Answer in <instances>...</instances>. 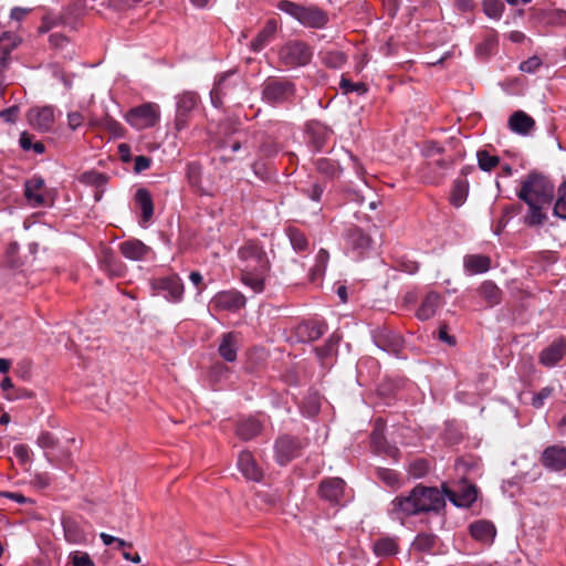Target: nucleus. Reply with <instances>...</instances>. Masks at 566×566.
I'll return each instance as SVG.
<instances>
[{
    "mask_svg": "<svg viewBox=\"0 0 566 566\" xmlns=\"http://www.w3.org/2000/svg\"><path fill=\"white\" fill-rule=\"evenodd\" d=\"M444 507L443 494L437 486H426L419 483L408 493L397 495L390 502L387 513L392 521L405 524V521L411 516L431 512L438 514Z\"/></svg>",
    "mask_w": 566,
    "mask_h": 566,
    "instance_id": "1",
    "label": "nucleus"
},
{
    "mask_svg": "<svg viewBox=\"0 0 566 566\" xmlns=\"http://www.w3.org/2000/svg\"><path fill=\"white\" fill-rule=\"evenodd\" d=\"M242 263L241 282L254 293H262L271 270V262L263 244L256 240H247L238 250Z\"/></svg>",
    "mask_w": 566,
    "mask_h": 566,
    "instance_id": "2",
    "label": "nucleus"
},
{
    "mask_svg": "<svg viewBox=\"0 0 566 566\" xmlns=\"http://www.w3.org/2000/svg\"><path fill=\"white\" fill-rule=\"evenodd\" d=\"M276 8L308 29H324L328 22V12L316 4L304 6L291 0H280Z\"/></svg>",
    "mask_w": 566,
    "mask_h": 566,
    "instance_id": "3",
    "label": "nucleus"
},
{
    "mask_svg": "<svg viewBox=\"0 0 566 566\" xmlns=\"http://www.w3.org/2000/svg\"><path fill=\"white\" fill-rule=\"evenodd\" d=\"M261 87L262 101L272 106L292 104L296 96V85L287 77L270 76Z\"/></svg>",
    "mask_w": 566,
    "mask_h": 566,
    "instance_id": "4",
    "label": "nucleus"
},
{
    "mask_svg": "<svg viewBox=\"0 0 566 566\" xmlns=\"http://www.w3.org/2000/svg\"><path fill=\"white\" fill-rule=\"evenodd\" d=\"M555 187L552 181L538 171H531L521 182V189L517 191V198L521 201H527L533 198L542 202H552Z\"/></svg>",
    "mask_w": 566,
    "mask_h": 566,
    "instance_id": "5",
    "label": "nucleus"
},
{
    "mask_svg": "<svg viewBox=\"0 0 566 566\" xmlns=\"http://www.w3.org/2000/svg\"><path fill=\"white\" fill-rule=\"evenodd\" d=\"M279 61L287 69L307 65L312 57V48L302 40H290L281 46L277 53Z\"/></svg>",
    "mask_w": 566,
    "mask_h": 566,
    "instance_id": "6",
    "label": "nucleus"
},
{
    "mask_svg": "<svg viewBox=\"0 0 566 566\" xmlns=\"http://www.w3.org/2000/svg\"><path fill=\"white\" fill-rule=\"evenodd\" d=\"M151 293L163 296L169 303H181L185 295V284L177 273L154 277L149 281Z\"/></svg>",
    "mask_w": 566,
    "mask_h": 566,
    "instance_id": "7",
    "label": "nucleus"
},
{
    "mask_svg": "<svg viewBox=\"0 0 566 566\" xmlns=\"http://www.w3.org/2000/svg\"><path fill=\"white\" fill-rule=\"evenodd\" d=\"M308 440L284 433L280 434L274 442V458L277 464L284 467L302 454L307 447Z\"/></svg>",
    "mask_w": 566,
    "mask_h": 566,
    "instance_id": "8",
    "label": "nucleus"
},
{
    "mask_svg": "<svg viewBox=\"0 0 566 566\" xmlns=\"http://www.w3.org/2000/svg\"><path fill=\"white\" fill-rule=\"evenodd\" d=\"M126 122L136 129L155 127L160 119L159 106L155 103H144L130 108L125 115Z\"/></svg>",
    "mask_w": 566,
    "mask_h": 566,
    "instance_id": "9",
    "label": "nucleus"
},
{
    "mask_svg": "<svg viewBox=\"0 0 566 566\" xmlns=\"http://www.w3.org/2000/svg\"><path fill=\"white\" fill-rule=\"evenodd\" d=\"M453 165L454 158L452 156L442 155L430 160H424L419 167L418 174L426 184L438 185Z\"/></svg>",
    "mask_w": 566,
    "mask_h": 566,
    "instance_id": "10",
    "label": "nucleus"
},
{
    "mask_svg": "<svg viewBox=\"0 0 566 566\" xmlns=\"http://www.w3.org/2000/svg\"><path fill=\"white\" fill-rule=\"evenodd\" d=\"M176 98L175 129L179 133L189 126L191 114L197 108L200 96L196 92L186 91Z\"/></svg>",
    "mask_w": 566,
    "mask_h": 566,
    "instance_id": "11",
    "label": "nucleus"
},
{
    "mask_svg": "<svg viewBox=\"0 0 566 566\" xmlns=\"http://www.w3.org/2000/svg\"><path fill=\"white\" fill-rule=\"evenodd\" d=\"M441 494L457 507H470L476 500L479 490L475 484L468 483L465 479L461 480L459 490H451L447 483L441 484Z\"/></svg>",
    "mask_w": 566,
    "mask_h": 566,
    "instance_id": "12",
    "label": "nucleus"
},
{
    "mask_svg": "<svg viewBox=\"0 0 566 566\" xmlns=\"http://www.w3.org/2000/svg\"><path fill=\"white\" fill-rule=\"evenodd\" d=\"M346 482L338 476L324 478L318 483L317 496L327 502L331 506H337L342 504L345 495Z\"/></svg>",
    "mask_w": 566,
    "mask_h": 566,
    "instance_id": "13",
    "label": "nucleus"
},
{
    "mask_svg": "<svg viewBox=\"0 0 566 566\" xmlns=\"http://www.w3.org/2000/svg\"><path fill=\"white\" fill-rule=\"evenodd\" d=\"M371 337L378 348L395 356H398L403 348L402 336L386 326H378L373 329Z\"/></svg>",
    "mask_w": 566,
    "mask_h": 566,
    "instance_id": "14",
    "label": "nucleus"
},
{
    "mask_svg": "<svg viewBox=\"0 0 566 566\" xmlns=\"http://www.w3.org/2000/svg\"><path fill=\"white\" fill-rule=\"evenodd\" d=\"M216 312L237 313L245 307L247 297L238 290L218 292L210 302Z\"/></svg>",
    "mask_w": 566,
    "mask_h": 566,
    "instance_id": "15",
    "label": "nucleus"
},
{
    "mask_svg": "<svg viewBox=\"0 0 566 566\" xmlns=\"http://www.w3.org/2000/svg\"><path fill=\"white\" fill-rule=\"evenodd\" d=\"M346 249L350 250L357 258L366 255L373 245L371 237L357 226H352L344 233Z\"/></svg>",
    "mask_w": 566,
    "mask_h": 566,
    "instance_id": "16",
    "label": "nucleus"
},
{
    "mask_svg": "<svg viewBox=\"0 0 566 566\" xmlns=\"http://www.w3.org/2000/svg\"><path fill=\"white\" fill-rule=\"evenodd\" d=\"M44 187V179L39 176H33L27 179L24 182V197L30 206L38 207H51L53 199H50L46 193L41 192Z\"/></svg>",
    "mask_w": 566,
    "mask_h": 566,
    "instance_id": "17",
    "label": "nucleus"
},
{
    "mask_svg": "<svg viewBox=\"0 0 566 566\" xmlns=\"http://www.w3.org/2000/svg\"><path fill=\"white\" fill-rule=\"evenodd\" d=\"M29 124L42 133L50 132L55 123V108L52 105L32 107L28 113Z\"/></svg>",
    "mask_w": 566,
    "mask_h": 566,
    "instance_id": "18",
    "label": "nucleus"
},
{
    "mask_svg": "<svg viewBox=\"0 0 566 566\" xmlns=\"http://www.w3.org/2000/svg\"><path fill=\"white\" fill-rule=\"evenodd\" d=\"M541 464L553 472L566 470V447L552 444L546 447L539 457Z\"/></svg>",
    "mask_w": 566,
    "mask_h": 566,
    "instance_id": "19",
    "label": "nucleus"
},
{
    "mask_svg": "<svg viewBox=\"0 0 566 566\" xmlns=\"http://www.w3.org/2000/svg\"><path fill=\"white\" fill-rule=\"evenodd\" d=\"M566 356V337L555 338L547 347L538 354V363L546 367H555Z\"/></svg>",
    "mask_w": 566,
    "mask_h": 566,
    "instance_id": "20",
    "label": "nucleus"
},
{
    "mask_svg": "<svg viewBox=\"0 0 566 566\" xmlns=\"http://www.w3.org/2000/svg\"><path fill=\"white\" fill-rule=\"evenodd\" d=\"M327 331V325L323 321L308 319L301 322L295 327V335L301 343H310L321 338Z\"/></svg>",
    "mask_w": 566,
    "mask_h": 566,
    "instance_id": "21",
    "label": "nucleus"
},
{
    "mask_svg": "<svg viewBox=\"0 0 566 566\" xmlns=\"http://www.w3.org/2000/svg\"><path fill=\"white\" fill-rule=\"evenodd\" d=\"M238 468L247 480L260 482L263 479V470L258 465L250 451H242L238 458Z\"/></svg>",
    "mask_w": 566,
    "mask_h": 566,
    "instance_id": "22",
    "label": "nucleus"
},
{
    "mask_svg": "<svg viewBox=\"0 0 566 566\" xmlns=\"http://www.w3.org/2000/svg\"><path fill=\"white\" fill-rule=\"evenodd\" d=\"M443 301L442 295L439 292H428L420 302L419 307L416 311V317L420 321H428L432 318L438 308L441 306Z\"/></svg>",
    "mask_w": 566,
    "mask_h": 566,
    "instance_id": "23",
    "label": "nucleus"
},
{
    "mask_svg": "<svg viewBox=\"0 0 566 566\" xmlns=\"http://www.w3.org/2000/svg\"><path fill=\"white\" fill-rule=\"evenodd\" d=\"M120 253L129 260L140 261L147 258L151 248L137 239L126 240L119 244Z\"/></svg>",
    "mask_w": 566,
    "mask_h": 566,
    "instance_id": "24",
    "label": "nucleus"
},
{
    "mask_svg": "<svg viewBox=\"0 0 566 566\" xmlns=\"http://www.w3.org/2000/svg\"><path fill=\"white\" fill-rule=\"evenodd\" d=\"M277 31V21L269 19L264 27L258 32L256 36L251 41L250 49L253 52L262 51L275 36Z\"/></svg>",
    "mask_w": 566,
    "mask_h": 566,
    "instance_id": "25",
    "label": "nucleus"
},
{
    "mask_svg": "<svg viewBox=\"0 0 566 566\" xmlns=\"http://www.w3.org/2000/svg\"><path fill=\"white\" fill-rule=\"evenodd\" d=\"M239 349L238 334L228 332L221 335V340L218 347V353L228 363L237 360Z\"/></svg>",
    "mask_w": 566,
    "mask_h": 566,
    "instance_id": "26",
    "label": "nucleus"
},
{
    "mask_svg": "<svg viewBox=\"0 0 566 566\" xmlns=\"http://www.w3.org/2000/svg\"><path fill=\"white\" fill-rule=\"evenodd\" d=\"M203 167L199 161H190L186 166V178L192 191L199 196H206L209 192L202 185Z\"/></svg>",
    "mask_w": 566,
    "mask_h": 566,
    "instance_id": "27",
    "label": "nucleus"
},
{
    "mask_svg": "<svg viewBox=\"0 0 566 566\" xmlns=\"http://www.w3.org/2000/svg\"><path fill=\"white\" fill-rule=\"evenodd\" d=\"M261 430L262 423L253 417H248L238 420L235 426V436L243 441H249L258 437L261 433Z\"/></svg>",
    "mask_w": 566,
    "mask_h": 566,
    "instance_id": "28",
    "label": "nucleus"
},
{
    "mask_svg": "<svg viewBox=\"0 0 566 566\" xmlns=\"http://www.w3.org/2000/svg\"><path fill=\"white\" fill-rule=\"evenodd\" d=\"M523 202L528 206V213L524 217V223L528 227L542 226L547 219L546 213L543 211L544 206L551 202H542L533 198H527V201Z\"/></svg>",
    "mask_w": 566,
    "mask_h": 566,
    "instance_id": "29",
    "label": "nucleus"
},
{
    "mask_svg": "<svg viewBox=\"0 0 566 566\" xmlns=\"http://www.w3.org/2000/svg\"><path fill=\"white\" fill-rule=\"evenodd\" d=\"M509 128L520 135H528L535 126V120L525 112H514L507 122Z\"/></svg>",
    "mask_w": 566,
    "mask_h": 566,
    "instance_id": "30",
    "label": "nucleus"
},
{
    "mask_svg": "<svg viewBox=\"0 0 566 566\" xmlns=\"http://www.w3.org/2000/svg\"><path fill=\"white\" fill-rule=\"evenodd\" d=\"M463 268L471 275L485 273L491 269V258L484 254H467Z\"/></svg>",
    "mask_w": 566,
    "mask_h": 566,
    "instance_id": "31",
    "label": "nucleus"
},
{
    "mask_svg": "<svg viewBox=\"0 0 566 566\" xmlns=\"http://www.w3.org/2000/svg\"><path fill=\"white\" fill-rule=\"evenodd\" d=\"M469 531L474 539L483 543L492 542L496 534V530L493 523L485 520H479L471 523Z\"/></svg>",
    "mask_w": 566,
    "mask_h": 566,
    "instance_id": "32",
    "label": "nucleus"
},
{
    "mask_svg": "<svg viewBox=\"0 0 566 566\" xmlns=\"http://www.w3.org/2000/svg\"><path fill=\"white\" fill-rule=\"evenodd\" d=\"M384 430V421L379 418L375 421V427L370 434V444L371 448L378 453L385 452L387 454H391V452H396L397 449H392L388 446Z\"/></svg>",
    "mask_w": 566,
    "mask_h": 566,
    "instance_id": "33",
    "label": "nucleus"
},
{
    "mask_svg": "<svg viewBox=\"0 0 566 566\" xmlns=\"http://www.w3.org/2000/svg\"><path fill=\"white\" fill-rule=\"evenodd\" d=\"M134 199L142 211V221L148 222L154 216V201L150 191L146 188H138Z\"/></svg>",
    "mask_w": 566,
    "mask_h": 566,
    "instance_id": "34",
    "label": "nucleus"
},
{
    "mask_svg": "<svg viewBox=\"0 0 566 566\" xmlns=\"http://www.w3.org/2000/svg\"><path fill=\"white\" fill-rule=\"evenodd\" d=\"M90 125L108 132L114 138H122L125 136V128L123 125L108 114H105L101 118L91 119Z\"/></svg>",
    "mask_w": 566,
    "mask_h": 566,
    "instance_id": "35",
    "label": "nucleus"
},
{
    "mask_svg": "<svg viewBox=\"0 0 566 566\" xmlns=\"http://www.w3.org/2000/svg\"><path fill=\"white\" fill-rule=\"evenodd\" d=\"M478 293L490 307L499 305L502 302L503 292L493 281H483L478 287Z\"/></svg>",
    "mask_w": 566,
    "mask_h": 566,
    "instance_id": "36",
    "label": "nucleus"
},
{
    "mask_svg": "<svg viewBox=\"0 0 566 566\" xmlns=\"http://www.w3.org/2000/svg\"><path fill=\"white\" fill-rule=\"evenodd\" d=\"M62 526L66 542L71 544H84L86 542V533L76 521L63 518Z\"/></svg>",
    "mask_w": 566,
    "mask_h": 566,
    "instance_id": "37",
    "label": "nucleus"
},
{
    "mask_svg": "<svg viewBox=\"0 0 566 566\" xmlns=\"http://www.w3.org/2000/svg\"><path fill=\"white\" fill-rule=\"evenodd\" d=\"M285 234L291 243L292 249L296 253L301 254L308 251L310 240L301 229L294 226H289L285 228Z\"/></svg>",
    "mask_w": 566,
    "mask_h": 566,
    "instance_id": "38",
    "label": "nucleus"
},
{
    "mask_svg": "<svg viewBox=\"0 0 566 566\" xmlns=\"http://www.w3.org/2000/svg\"><path fill=\"white\" fill-rule=\"evenodd\" d=\"M233 73V71H228L219 74L216 78L213 87L210 92L211 103L214 107L219 108L223 105V97L227 94V80Z\"/></svg>",
    "mask_w": 566,
    "mask_h": 566,
    "instance_id": "39",
    "label": "nucleus"
},
{
    "mask_svg": "<svg viewBox=\"0 0 566 566\" xmlns=\"http://www.w3.org/2000/svg\"><path fill=\"white\" fill-rule=\"evenodd\" d=\"M255 495L259 504L264 510H276L283 505L282 494L279 490L260 491Z\"/></svg>",
    "mask_w": 566,
    "mask_h": 566,
    "instance_id": "40",
    "label": "nucleus"
},
{
    "mask_svg": "<svg viewBox=\"0 0 566 566\" xmlns=\"http://www.w3.org/2000/svg\"><path fill=\"white\" fill-rule=\"evenodd\" d=\"M307 127L312 146L316 151H321L329 135L328 130L325 128L326 126L316 122L307 125Z\"/></svg>",
    "mask_w": 566,
    "mask_h": 566,
    "instance_id": "41",
    "label": "nucleus"
},
{
    "mask_svg": "<svg viewBox=\"0 0 566 566\" xmlns=\"http://www.w3.org/2000/svg\"><path fill=\"white\" fill-rule=\"evenodd\" d=\"M328 261V251L326 249H319L315 256V264L310 269L308 272L311 282H316L324 276Z\"/></svg>",
    "mask_w": 566,
    "mask_h": 566,
    "instance_id": "42",
    "label": "nucleus"
},
{
    "mask_svg": "<svg viewBox=\"0 0 566 566\" xmlns=\"http://www.w3.org/2000/svg\"><path fill=\"white\" fill-rule=\"evenodd\" d=\"M315 167L319 174L331 179L338 178L343 172V168L339 166V164L331 158H318L315 161Z\"/></svg>",
    "mask_w": 566,
    "mask_h": 566,
    "instance_id": "43",
    "label": "nucleus"
},
{
    "mask_svg": "<svg viewBox=\"0 0 566 566\" xmlns=\"http://www.w3.org/2000/svg\"><path fill=\"white\" fill-rule=\"evenodd\" d=\"M468 193L469 182L463 179L454 180L450 196V203L455 208L461 207L465 202Z\"/></svg>",
    "mask_w": 566,
    "mask_h": 566,
    "instance_id": "44",
    "label": "nucleus"
},
{
    "mask_svg": "<svg viewBox=\"0 0 566 566\" xmlns=\"http://www.w3.org/2000/svg\"><path fill=\"white\" fill-rule=\"evenodd\" d=\"M339 342H340V336L335 333L332 334L322 346L315 347L316 356L322 361L332 357L337 352Z\"/></svg>",
    "mask_w": 566,
    "mask_h": 566,
    "instance_id": "45",
    "label": "nucleus"
},
{
    "mask_svg": "<svg viewBox=\"0 0 566 566\" xmlns=\"http://www.w3.org/2000/svg\"><path fill=\"white\" fill-rule=\"evenodd\" d=\"M398 544L395 538L381 537L374 544V553L379 557H387L397 554Z\"/></svg>",
    "mask_w": 566,
    "mask_h": 566,
    "instance_id": "46",
    "label": "nucleus"
},
{
    "mask_svg": "<svg viewBox=\"0 0 566 566\" xmlns=\"http://www.w3.org/2000/svg\"><path fill=\"white\" fill-rule=\"evenodd\" d=\"M437 539L433 533H419L412 542V548L420 553H429L436 546Z\"/></svg>",
    "mask_w": 566,
    "mask_h": 566,
    "instance_id": "47",
    "label": "nucleus"
},
{
    "mask_svg": "<svg viewBox=\"0 0 566 566\" xmlns=\"http://www.w3.org/2000/svg\"><path fill=\"white\" fill-rule=\"evenodd\" d=\"M478 166L481 170L490 172L501 163L496 155H491L486 149H480L476 153Z\"/></svg>",
    "mask_w": 566,
    "mask_h": 566,
    "instance_id": "48",
    "label": "nucleus"
},
{
    "mask_svg": "<svg viewBox=\"0 0 566 566\" xmlns=\"http://www.w3.org/2000/svg\"><path fill=\"white\" fill-rule=\"evenodd\" d=\"M339 88L343 94H349V93H357L358 95L363 96L367 94L368 92V85L364 82H353L345 75L340 77L339 81Z\"/></svg>",
    "mask_w": 566,
    "mask_h": 566,
    "instance_id": "49",
    "label": "nucleus"
},
{
    "mask_svg": "<svg viewBox=\"0 0 566 566\" xmlns=\"http://www.w3.org/2000/svg\"><path fill=\"white\" fill-rule=\"evenodd\" d=\"M482 9L486 17L493 20H500L505 10V6L502 0H483Z\"/></svg>",
    "mask_w": 566,
    "mask_h": 566,
    "instance_id": "50",
    "label": "nucleus"
},
{
    "mask_svg": "<svg viewBox=\"0 0 566 566\" xmlns=\"http://www.w3.org/2000/svg\"><path fill=\"white\" fill-rule=\"evenodd\" d=\"M376 476L387 486L399 488L400 486V474L388 468H377Z\"/></svg>",
    "mask_w": 566,
    "mask_h": 566,
    "instance_id": "51",
    "label": "nucleus"
},
{
    "mask_svg": "<svg viewBox=\"0 0 566 566\" xmlns=\"http://www.w3.org/2000/svg\"><path fill=\"white\" fill-rule=\"evenodd\" d=\"M430 471V463L427 459L418 458L409 463L407 472L413 479H421Z\"/></svg>",
    "mask_w": 566,
    "mask_h": 566,
    "instance_id": "52",
    "label": "nucleus"
},
{
    "mask_svg": "<svg viewBox=\"0 0 566 566\" xmlns=\"http://www.w3.org/2000/svg\"><path fill=\"white\" fill-rule=\"evenodd\" d=\"M444 147L434 140H426L421 146V155L426 160L444 155Z\"/></svg>",
    "mask_w": 566,
    "mask_h": 566,
    "instance_id": "53",
    "label": "nucleus"
},
{
    "mask_svg": "<svg viewBox=\"0 0 566 566\" xmlns=\"http://www.w3.org/2000/svg\"><path fill=\"white\" fill-rule=\"evenodd\" d=\"M280 145L274 138L268 135H262V140L259 146V151L264 157L275 156L280 151Z\"/></svg>",
    "mask_w": 566,
    "mask_h": 566,
    "instance_id": "54",
    "label": "nucleus"
},
{
    "mask_svg": "<svg viewBox=\"0 0 566 566\" xmlns=\"http://www.w3.org/2000/svg\"><path fill=\"white\" fill-rule=\"evenodd\" d=\"M347 61V56L342 51H329L326 52L323 62L326 66L332 69H339L342 67Z\"/></svg>",
    "mask_w": 566,
    "mask_h": 566,
    "instance_id": "55",
    "label": "nucleus"
},
{
    "mask_svg": "<svg viewBox=\"0 0 566 566\" xmlns=\"http://www.w3.org/2000/svg\"><path fill=\"white\" fill-rule=\"evenodd\" d=\"M544 19L548 25L566 27V10L554 9L546 11Z\"/></svg>",
    "mask_w": 566,
    "mask_h": 566,
    "instance_id": "56",
    "label": "nucleus"
},
{
    "mask_svg": "<svg viewBox=\"0 0 566 566\" xmlns=\"http://www.w3.org/2000/svg\"><path fill=\"white\" fill-rule=\"evenodd\" d=\"M554 214L566 220V181L558 188V198L554 206Z\"/></svg>",
    "mask_w": 566,
    "mask_h": 566,
    "instance_id": "57",
    "label": "nucleus"
},
{
    "mask_svg": "<svg viewBox=\"0 0 566 566\" xmlns=\"http://www.w3.org/2000/svg\"><path fill=\"white\" fill-rule=\"evenodd\" d=\"M81 180L92 186L101 187L108 181V177L99 171L91 170L82 175Z\"/></svg>",
    "mask_w": 566,
    "mask_h": 566,
    "instance_id": "58",
    "label": "nucleus"
},
{
    "mask_svg": "<svg viewBox=\"0 0 566 566\" xmlns=\"http://www.w3.org/2000/svg\"><path fill=\"white\" fill-rule=\"evenodd\" d=\"M18 46V41L0 42V66L8 69L10 64V54Z\"/></svg>",
    "mask_w": 566,
    "mask_h": 566,
    "instance_id": "59",
    "label": "nucleus"
},
{
    "mask_svg": "<svg viewBox=\"0 0 566 566\" xmlns=\"http://www.w3.org/2000/svg\"><path fill=\"white\" fill-rule=\"evenodd\" d=\"M553 392H554V388L551 386H546V387L542 388L538 392H536L532 397L531 405L535 409L542 408L545 403V400L548 399L549 397H552Z\"/></svg>",
    "mask_w": 566,
    "mask_h": 566,
    "instance_id": "60",
    "label": "nucleus"
},
{
    "mask_svg": "<svg viewBox=\"0 0 566 566\" xmlns=\"http://www.w3.org/2000/svg\"><path fill=\"white\" fill-rule=\"evenodd\" d=\"M36 443L44 450H53L57 447L59 440L49 431L41 432L38 437Z\"/></svg>",
    "mask_w": 566,
    "mask_h": 566,
    "instance_id": "61",
    "label": "nucleus"
},
{
    "mask_svg": "<svg viewBox=\"0 0 566 566\" xmlns=\"http://www.w3.org/2000/svg\"><path fill=\"white\" fill-rule=\"evenodd\" d=\"M104 264L114 274L115 276H120L124 271L123 263L116 259L114 255H105L104 256Z\"/></svg>",
    "mask_w": 566,
    "mask_h": 566,
    "instance_id": "62",
    "label": "nucleus"
},
{
    "mask_svg": "<svg viewBox=\"0 0 566 566\" xmlns=\"http://www.w3.org/2000/svg\"><path fill=\"white\" fill-rule=\"evenodd\" d=\"M542 64V60L537 55H533L520 64V70L525 73H535Z\"/></svg>",
    "mask_w": 566,
    "mask_h": 566,
    "instance_id": "63",
    "label": "nucleus"
},
{
    "mask_svg": "<svg viewBox=\"0 0 566 566\" xmlns=\"http://www.w3.org/2000/svg\"><path fill=\"white\" fill-rule=\"evenodd\" d=\"M51 482L52 478L48 472L35 473L31 480V484L39 490H44L49 488L51 485Z\"/></svg>",
    "mask_w": 566,
    "mask_h": 566,
    "instance_id": "64",
    "label": "nucleus"
}]
</instances>
